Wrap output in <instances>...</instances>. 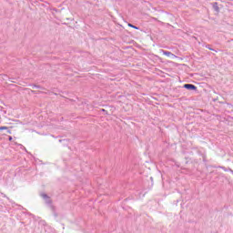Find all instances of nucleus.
Wrapping results in <instances>:
<instances>
[{
  "label": "nucleus",
  "instance_id": "nucleus-1",
  "mask_svg": "<svg viewBox=\"0 0 233 233\" xmlns=\"http://www.w3.org/2000/svg\"><path fill=\"white\" fill-rule=\"evenodd\" d=\"M184 88H187V90H198V87L192 84L184 85Z\"/></svg>",
  "mask_w": 233,
  "mask_h": 233
},
{
  "label": "nucleus",
  "instance_id": "nucleus-2",
  "mask_svg": "<svg viewBox=\"0 0 233 233\" xmlns=\"http://www.w3.org/2000/svg\"><path fill=\"white\" fill-rule=\"evenodd\" d=\"M162 54H164V56H167V57H171L172 59L177 57L176 56V55L165 50H162Z\"/></svg>",
  "mask_w": 233,
  "mask_h": 233
},
{
  "label": "nucleus",
  "instance_id": "nucleus-3",
  "mask_svg": "<svg viewBox=\"0 0 233 233\" xmlns=\"http://www.w3.org/2000/svg\"><path fill=\"white\" fill-rule=\"evenodd\" d=\"M213 8L216 12H219V6H218V3L214 2L213 3Z\"/></svg>",
  "mask_w": 233,
  "mask_h": 233
},
{
  "label": "nucleus",
  "instance_id": "nucleus-4",
  "mask_svg": "<svg viewBox=\"0 0 233 233\" xmlns=\"http://www.w3.org/2000/svg\"><path fill=\"white\" fill-rule=\"evenodd\" d=\"M128 26H130L131 28H135V30H139V27H137L132 24H128Z\"/></svg>",
  "mask_w": 233,
  "mask_h": 233
},
{
  "label": "nucleus",
  "instance_id": "nucleus-5",
  "mask_svg": "<svg viewBox=\"0 0 233 233\" xmlns=\"http://www.w3.org/2000/svg\"><path fill=\"white\" fill-rule=\"evenodd\" d=\"M0 130H8V127H0Z\"/></svg>",
  "mask_w": 233,
  "mask_h": 233
},
{
  "label": "nucleus",
  "instance_id": "nucleus-6",
  "mask_svg": "<svg viewBox=\"0 0 233 233\" xmlns=\"http://www.w3.org/2000/svg\"><path fill=\"white\" fill-rule=\"evenodd\" d=\"M7 132H8V134H12V131H11V130H8Z\"/></svg>",
  "mask_w": 233,
  "mask_h": 233
},
{
  "label": "nucleus",
  "instance_id": "nucleus-7",
  "mask_svg": "<svg viewBox=\"0 0 233 233\" xmlns=\"http://www.w3.org/2000/svg\"><path fill=\"white\" fill-rule=\"evenodd\" d=\"M12 139H13L12 137H9V141H12Z\"/></svg>",
  "mask_w": 233,
  "mask_h": 233
},
{
  "label": "nucleus",
  "instance_id": "nucleus-8",
  "mask_svg": "<svg viewBox=\"0 0 233 233\" xmlns=\"http://www.w3.org/2000/svg\"><path fill=\"white\" fill-rule=\"evenodd\" d=\"M34 87H35V88H39V86H34Z\"/></svg>",
  "mask_w": 233,
  "mask_h": 233
},
{
  "label": "nucleus",
  "instance_id": "nucleus-9",
  "mask_svg": "<svg viewBox=\"0 0 233 233\" xmlns=\"http://www.w3.org/2000/svg\"><path fill=\"white\" fill-rule=\"evenodd\" d=\"M0 77H3V75H0Z\"/></svg>",
  "mask_w": 233,
  "mask_h": 233
}]
</instances>
